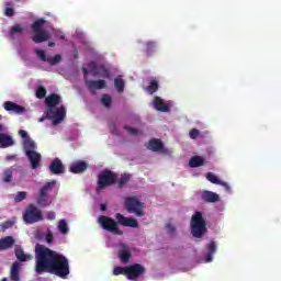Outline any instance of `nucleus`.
I'll use <instances>...</instances> for the list:
<instances>
[{"instance_id": "dca6fc26", "label": "nucleus", "mask_w": 281, "mask_h": 281, "mask_svg": "<svg viewBox=\"0 0 281 281\" xmlns=\"http://www.w3.org/2000/svg\"><path fill=\"white\" fill-rule=\"evenodd\" d=\"M49 171L52 175H64L65 172V165H63V160L59 158H55L52 160L49 165Z\"/></svg>"}, {"instance_id": "bf43d9fd", "label": "nucleus", "mask_w": 281, "mask_h": 281, "mask_svg": "<svg viewBox=\"0 0 281 281\" xmlns=\"http://www.w3.org/2000/svg\"><path fill=\"white\" fill-rule=\"evenodd\" d=\"M1 281H8V279L3 278Z\"/></svg>"}, {"instance_id": "8fccbe9b", "label": "nucleus", "mask_w": 281, "mask_h": 281, "mask_svg": "<svg viewBox=\"0 0 281 281\" xmlns=\"http://www.w3.org/2000/svg\"><path fill=\"white\" fill-rule=\"evenodd\" d=\"M19 135L22 137L23 142H25V139H30V135L25 132V130H20Z\"/></svg>"}, {"instance_id": "4468645a", "label": "nucleus", "mask_w": 281, "mask_h": 281, "mask_svg": "<svg viewBox=\"0 0 281 281\" xmlns=\"http://www.w3.org/2000/svg\"><path fill=\"white\" fill-rule=\"evenodd\" d=\"M25 155L31 164L32 170H36V168H41L42 156L38 151L27 150Z\"/></svg>"}, {"instance_id": "6e6552de", "label": "nucleus", "mask_w": 281, "mask_h": 281, "mask_svg": "<svg viewBox=\"0 0 281 281\" xmlns=\"http://www.w3.org/2000/svg\"><path fill=\"white\" fill-rule=\"evenodd\" d=\"M115 181H117V175L111 170L105 169L99 175L98 188H100V190H104V188L113 186Z\"/></svg>"}, {"instance_id": "9b49d317", "label": "nucleus", "mask_w": 281, "mask_h": 281, "mask_svg": "<svg viewBox=\"0 0 281 281\" xmlns=\"http://www.w3.org/2000/svg\"><path fill=\"white\" fill-rule=\"evenodd\" d=\"M115 218L119 225H123V227H132L134 229H137V227H139V223L135 218L125 217L124 215H122V213H116Z\"/></svg>"}, {"instance_id": "c03bdc74", "label": "nucleus", "mask_w": 281, "mask_h": 281, "mask_svg": "<svg viewBox=\"0 0 281 281\" xmlns=\"http://www.w3.org/2000/svg\"><path fill=\"white\" fill-rule=\"evenodd\" d=\"M45 240L48 245H52V243H54V233H52V231H47L45 235Z\"/></svg>"}, {"instance_id": "603ef678", "label": "nucleus", "mask_w": 281, "mask_h": 281, "mask_svg": "<svg viewBox=\"0 0 281 281\" xmlns=\"http://www.w3.org/2000/svg\"><path fill=\"white\" fill-rule=\"evenodd\" d=\"M47 220L48 221H56V213L54 211H50L47 213Z\"/></svg>"}, {"instance_id": "e433bc0d", "label": "nucleus", "mask_w": 281, "mask_h": 281, "mask_svg": "<svg viewBox=\"0 0 281 281\" xmlns=\"http://www.w3.org/2000/svg\"><path fill=\"white\" fill-rule=\"evenodd\" d=\"M58 229L60 234H67L69 232V227H67V222L65 220L59 221Z\"/></svg>"}, {"instance_id": "052dcab7", "label": "nucleus", "mask_w": 281, "mask_h": 281, "mask_svg": "<svg viewBox=\"0 0 281 281\" xmlns=\"http://www.w3.org/2000/svg\"><path fill=\"white\" fill-rule=\"evenodd\" d=\"M7 5H12L10 2H7Z\"/></svg>"}, {"instance_id": "49530a36", "label": "nucleus", "mask_w": 281, "mask_h": 281, "mask_svg": "<svg viewBox=\"0 0 281 281\" xmlns=\"http://www.w3.org/2000/svg\"><path fill=\"white\" fill-rule=\"evenodd\" d=\"M189 135H190L191 139H196V137H199V135H200V132H199V130H196V128H192V130L189 132Z\"/></svg>"}, {"instance_id": "393cba45", "label": "nucleus", "mask_w": 281, "mask_h": 281, "mask_svg": "<svg viewBox=\"0 0 281 281\" xmlns=\"http://www.w3.org/2000/svg\"><path fill=\"white\" fill-rule=\"evenodd\" d=\"M203 164H205V159H203L201 156H193L189 160L190 168H200V166H203Z\"/></svg>"}, {"instance_id": "c9c22d12", "label": "nucleus", "mask_w": 281, "mask_h": 281, "mask_svg": "<svg viewBox=\"0 0 281 281\" xmlns=\"http://www.w3.org/2000/svg\"><path fill=\"white\" fill-rule=\"evenodd\" d=\"M25 199H27V192L25 191H20L14 196L15 203H21V201H25Z\"/></svg>"}, {"instance_id": "ddd939ff", "label": "nucleus", "mask_w": 281, "mask_h": 281, "mask_svg": "<svg viewBox=\"0 0 281 281\" xmlns=\"http://www.w3.org/2000/svg\"><path fill=\"white\" fill-rule=\"evenodd\" d=\"M87 168H89V162L85 160H76L69 166V172L72 175H82L87 172Z\"/></svg>"}, {"instance_id": "bb28decb", "label": "nucleus", "mask_w": 281, "mask_h": 281, "mask_svg": "<svg viewBox=\"0 0 281 281\" xmlns=\"http://www.w3.org/2000/svg\"><path fill=\"white\" fill-rule=\"evenodd\" d=\"M145 91H147L149 95L157 93V91H159V82H157V80H150L149 86L145 87Z\"/></svg>"}, {"instance_id": "79ce46f5", "label": "nucleus", "mask_w": 281, "mask_h": 281, "mask_svg": "<svg viewBox=\"0 0 281 281\" xmlns=\"http://www.w3.org/2000/svg\"><path fill=\"white\" fill-rule=\"evenodd\" d=\"M11 273H21V263L19 261L12 263Z\"/></svg>"}, {"instance_id": "f704fd0d", "label": "nucleus", "mask_w": 281, "mask_h": 281, "mask_svg": "<svg viewBox=\"0 0 281 281\" xmlns=\"http://www.w3.org/2000/svg\"><path fill=\"white\" fill-rule=\"evenodd\" d=\"M45 95H47V90L45 89V87L38 86L36 89V98H38L40 100H43Z\"/></svg>"}, {"instance_id": "680f3d73", "label": "nucleus", "mask_w": 281, "mask_h": 281, "mask_svg": "<svg viewBox=\"0 0 281 281\" xmlns=\"http://www.w3.org/2000/svg\"><path fill=\"white\" fill-rule=\"evenodd\" d=\"M8 159H12V156H9Z\"/></svg>"}, {"instance_id": "58836bf2", "label": "nucleus", "mask_w": 281, "mask_h": 281, "mask_svg": "<svg viewBox=\"0 0 281 281\" xmlns=\"http://www.w3.org/2000/svg\"><path fill=\"white\" fill-rule=\"evenodd\" d=\"M63 60V56L60 54L55 55L54 57H49L46 63L49 65H58Z\"/></svg>"}, {"instance_id": "72a5a7b5", "label": "nucleus", "mask_w": 281, "mask_h": 281, "mask_svg": "<svg viewBox=\"0 0 281 281\" xmlns=\"http://www.w3.org/2000/svg\"><path fill=\"white\" fill-rule=\"evenodd\" d=\"M128 181H131V175L128 173H124L121 176V178L117 181V187L120 189L124 188V186H126V183H128Z\"/></svg>"}, {"instance_id": "ea45409f", "label": "nucleus", "mask_w": 281, "mask_h": 281, "mask_svg": "<svg viewBox=\"0 0 281 281\" xmlns=\"http://www.w3.org/2000/svg\"><path fill=\"white\" fill-rule=\"evenodd\" d=\"M111 102H113L111 95L103 94V97L101 98V103L103 104V106H106V109H109V106H111Z\"/></svg>"}, {"instance_id": "864d4df0", "label": "nucleus", "mask_w": 281, "mask_h": 281, "mask_svg": "<svg viewBox=\"0 0 281 281\" xmlns=\"http://www.w3.org/2000/svg\"><path fill=\"white\" fill-rule=\"evenodd\" d=\"M82 74H83V79H85V82H87L88 79V76H89V70L88 68H82Z\"/></svg>"}, {"instance_id": "f257e3e1", "label": "nucleus", "mask_w": 281, "mask_h": 281, "mask_svg": "<svg viewBox=\"0 0 281 281\" xmlns=\"http://www.w3.org/2000/svg\"><path fill=\"white\" fill-rule=\"evenodd\" d=\"M35 272L37 276L52 273L63 280L69 276V259L63 254L52 250L44 245L35 246Z\"/></svg>"}, {"instance_id": "4be33fe9", "label": "nucleus", "mask_w": 281, "mask_h": 281, "mask_svg": "<svg viewBox=\"0 0 281 281\" xmlns=\"http://www.w3.org/2000/svg\"><path fill=\"white\" fill-rule=\"evenodd\" d=\"M202 200L205 201V203H216L218 201V194L212 191H203Z\"/></svg>"}, {"instance_id": "b1692460", "label": "nucleus", "mask_w": 281, "mask_h": 281, "mask_svg": "<svg viewBox=\"0 0 281 281\" xmlns=\"http://www.w3.org/2000/svg\"><path fill=\"white\" fill-rule=\"evenodd\" d=\"M14 246V238L12 236H7L0 239V251L2 249H10V247Z\"/></svg>"}, {"instance_id": "e2e57ef3", "label": "nucleus", "mask_w": 281, "mask_h": 281, "mask_svg": "<svg viewBox=\"0 0 281 281\" xmlns=\"http://www.w3.org/2000/svg\"><path fill=\"white\" fill-rule=\"evenodd\" d=\"M40 122H43V119H40Z\"/></svg>"}, {"instance_id": "f3484780", "label": "nucleus", "mask_w": 281, "mask_h": 281, "mask_svg": "<svg viewBox=\"0 0 281 281\" xmlns=\"http://www.w3.org/2000/svg\"><path fill=\"white\" fill-rule=\"evenodd\" d=\"M131 249L128 248V246L122 244L121 248L119 250V258L121 260V262L126 263L130 262L131 260Z\"/></svg>"}, {"instance_id": "cd10ccee", "label": "nucleus", "mask_w": 281, "mask_h": 281, "mask_svg": "<svg viewBox=\"0 0 281 281\" xmlns=\"http://www.w3.org/2000/svg\"><path fill=\"white\" fill-rule=\"evenodd\" d=\"M124 87H126V83L122 77L114 79V88L116 89L117 93H124Z\"/></svg>"}, {"instance_id": "f03ea898", "label": "nucleus", "mask_w": 281, "mask_h": 281, "mask_svg": "<svg viewBox=\"0 0 281 281\" xmlns=\"http://www.w3.org/2000/svg\"><path fill=\"white\" fill-rule=\"evenodd\" d=\"M46 106L48 108L46 117L47 120H52L53 126H58L63 120L67 116V110L65 106L57 108L61 102L60 95L57 93H53L45 99Z\"/></svg>"}, {"instance_id": "7c9ffc66", "label": "nucleus", "mask_w": 281, "mask_h": 281, "mask_svg": "<svg viewBox=\"0 0 281 281\" xmlns=\"http://www.w3.org/2000/svg\"><path fill=\"white\" fill-rule=\"evenodd\" d=\"M12 168L4 169L2 172V183H12Z\"/></svg>"}, {"instance_id": "5701e85b", "label": "nucleus", "mask_w": 281, "mask_h": 281, "mask_svg": "<svg viewBox=\"0 0 281 281\" xmlns=\"http://www.w3.org/2000/svg\"><path fill=\"white\" fill-rule=\"evenodd\" d=\"M148 148L154 150V153H159V150H164V143L160 139L154 138L149 140Z\"/></svg>"}, {"instance_id": "9d476101", "label": "nucleus", "mask_w": 281, "mask_h": 281, "mask_svg": "<svg viewBox=\"0 0 281 281\" xmlns=\"http://www.w3.org/2000/svg\"><path fill=\"white\" fill-rule=\"evenodd\" d=\"M146 273V268L142 266L140 263H133L131 266H127V280H137V278H140V276H144Z\"/></svg>"}, {"instance_id": "473e14b6", "label": "nucleus", "mask_w": 281, "mask_h": 281, "mask_svg": "<svg viewBox=\"0 0 281 281\" xmlns=\"http://www.w3.org/2000/svg\"><path fill=\"white\" fill-rule=\"evenodd\" d=\"M15 257L20 262H27V258L30 259V256L25 255V251L21 248L15 249Z\"/></svg>"}, {"instance_id": "aec40b11", "label": "nucleus", "mask_w": 281, "mask_h": 281, "mask_svg": "<svg viewBox=\"0 0 281 281\" xmlns=\"http://www.w3.org/2000/svg\"><path fill=\"white\" fill-rule=\"evenodd\" d=\"M94 78H105L109 79L111 78V71L106 66L104 65H99L97 68V72H94Z\"/></svg>"}, {"instance_id": "2f4dec72", "label": "nucleus", "mask_w": 281, "mask_h": 281, "mask_svg": "<svg viewBox=\"0 0 281 281\" xmlns=\"http://www.w3.org/2000/svg\"><path fill=\"white\" fill-rule=\"evenodd\" d=\"M216 254V241H211L209 244V254L206 255V262H212V255Z\"/></svg>"}, {"instance_id": "a211bd4d", "label": "nucleus", "mask_w": 281, "mask_h": 281, "mask_svg": "<svg viewBox=\"0 0 281 281\" xmlns=\"http://www.w3.org/2000/svg\"><path fill=\"white\" fill-rule=\"evenodd\" d=\"M154 106L157 111H161L162 113H168L170 111V105L164 103V99L160 97H155Z\"/></svg>"}, {"instance_id": "2eb2a0df", "label": "nucleus", "mask_w": 281, "mask_h": 281, "mask_svg": "<svg viewBox=\"0 0 281 281\" xmlns=\"http://www.w3.org/2000/svg\"><path fill=\"white\" fill-rule=\"evenodd\" d=\"M3 108L4 110L15 113L16 115H23V113H25V108L22 105H19L12 101H5L3 103Z\"/></svg>"}, {"instance_id": "de8ad7c7", "label": "nucleus", "mask_w": 281, "mask_h": 281, "mask_svg": "<svg viewBox=\"0 0 281 281\" xmlns=\"http://www.w3.org/2000/svg\"><path fill=\"white\" fill-rule=\"evenodd\" d=\"M10 278H11V281H21V273L20 272H11Z\"/></svg>"}, {"instance_id": "09e8293b", "label": "nucleus", "mask_w": 281, "mask_h": 281, "mask_svg": "<svg viewBox=\"0 0 281 281\" xmlns=\"http://www.w3.org/2000/svg\"><path fill=\"white\" fill-rule=\"evenodd\" d=\"M4 14H5V16H14V9L7 7L4 9Z\"/></svg>"}, {"instance_id": "0eeeda50", "label": "nucleus", "mask_w": 281, "mask_h": 281, "mask_svg": "<svg viewBox=\"0 0 281 281\" xmlns=\"http://www.w3.org/2000/svg\"><path fill=\"white\" fill-rule=\"evenodd\" d=\"M23 220L27 225H34V223L43 221V213L36 205L30 204L24 212Z\"/></svg>"}, {"instance_id": "c85d7f7f", "label": "nucleus", "mask_w": 281, "mask_h": 281, "mask_svg": "<svg viewBox=\"0 0 281 281\" xmlns=\"http://www.w3.org/2000/svg\"><path fill=\"white\" fill-rule=\"evenodd\" d=\"M23 25L14 24L10 30V37L12 38V41H14L16 34H23Z\"/></svg>"}, {"instance_id": "c756f323", "label": "nucleus", "mask_w": 281, "mask_h": 281, "mask_svg": "<svg viewBox=\"0 0 281 281\" xmlns=\"http://www.w3.org/2000/svg\"><path fill=\"white\" fill-rule=\"evenodd\" d=\"M23 148L25 155H27V150H34L36 148V143L32 138H27L23 140Z\"/></svg>"}, {"instance_id": "a878e982", "label": "nucleus", "mask_w": 281, "mask_h": 281, "mask_svg": "<svg viewBox=\"0 0 281 281\" xmlns=\"http://www.w3.org/2000/svg\"><path fill=\"white\" fill-rule=\"evenodd\" d=\"M157 50V43L155 42H147L145 44V55L147 56V58L149 56H153V54H155V52Z\"/></svg>"}, {"instance_id": "6e6d98bb", "label": "nucleus", "mask_w": 281, "mask_h": 281, "mask_svg": "<svg viewBox=\"0 0 281 281\" xmlns=\"http://www.w3.org/2000/svg\"><path fill=\"white\" fill-rule=\"evenodd\" d=\"M100 210L101 212H106V204H101Z\"/></svg>"}, {"instance_id": "5fc2aeb1", "label": "nucleus", "mask_w": 281, "mask_h": 281, "mask_svg": "<svg viewBox=\"0 0 281 281\" xmlns=\"http://www.w3.org/2000/svg\"><path fill=\"white\" fill-rule=\"evenodd\" d=\"M14 224L12 222H4L3 223V227L4 229H10V227H12Z\"/></svg>"}, {"instance_id": "a18cd8bd", "label": "nucleus", "mask_w": 281, "mask_h": 281, "mask_svg": "<svg viewBox=\"0 0 281 281\" xmlns=\"http://www.w3.org/2000/svg\"><path fill=\"white\" fill-rule=\"evenodd\" d=\"M125 131L130 132L131 135H139V130L131 127L128 125L125 126Z\"/></svg>"}, {"instance_id": "6ab92c4d", "label": "nucleus", "mask_w": 281, "mask_h": 281, "mask_svg": "<svg viewBox=\"0 0 281 281\" xmlns=\"http://www.w3.org/2000/svg\"><path fill=\"white\" fill-rule=\"evenodd\" d=\"M10 146H14V139H12V136L0 133V148H10Z\"/></svg>"}, {"instance_id": "423d86ee", "label": "nucleus", "mask_w": 281, "mask_h": 281, "mask_svg": "<svg viewBox=\"0 0 281 281\" xmlns=\"http://www.w3.org/2000/svg\"><path fill=\"white\" fill-rule=\"evenodd\" d=\"M98 223L105 232L116 234V236H122L124 234L117 226V222L109 216L100 215L98 217Z\"/></svg>"}, {"instance_id": "412c9836", "label": "nucleus", "mask_w": 281, "mask_h": 281, "mask_svg": "<svg viewBox=\"0 0 281 281\" xmlns=\"http://www.w3.org/2000/svg\"><path fill=\"white\" fill-rule=\"evenodd\" d=\"M206 179L211 183H215L216 186H223V188H225L226 190H229V184H227V182L221 181V179H218V177H216V175L212 172L206 173Z\"/></svg>"}, {"instance_id": "20e7f679", "label": "nucleus", "mask_w": 281, "mask_h": 281, "mask_svg": "<svg viewBox=\"0 0 281 281\" xmlns=\"http://www.w3.org/2000/svg\"><path fill=\"white\" fill-rule=\"evenodd\" d=\"M47 21L45 19H38L35 22H33L31 29L34 33V36L32 37L33 43H45L46 41H49L50 35L47 33V31L43 30V25H45Z\"/></svg>"}, {"instance_id": "4d7b16f0", "label": "nucleus", "mask_w": 281, "mask_h": 281, "mask_svg": "<svg viewBox=\"0 0 281 281\" xmlns=\"http://www.w3.org/2000/svg\"><path fill=\"white\" fill-rule=\"evenodd\" d=\"M48 47H56V43H54V42H48Z\"/></svg>"}, {"instance_id": "a19ab883", "label": "nucleus", "mask_w": 281, "mask_h": 281, "mask_svg": "<svg viewBox=\"0 0 281 281\" xmlns=\"http://www.w3.org/2000/svg\"><path fill=\"white\" fill-rule=\"evenodd\" d=\"M98 67L99 66L95 65V61H90L88 64V70L90 74H92V76H95V72L98 71Z\"/></svg>"}, {"instance_id": "3c124183", "label": "nucleus", "mask_w": 281, "mask_h": 281, "mask_svg": "<svg viewBox=\"0 0 281 281\" xmlns=\"http://www.w3.org/2000/svg\"><path fill=\"white\" fill-rule=\"evenodd\" d=\"M167 229L169 232V234L175 235V233L177 232V228H175V226H172V224H167Z\"/></svg>"}, {"instance_id": "37998d69", "label": "nucleus", "mask_w": 281, "mask_h": 281, "mask_svg": "<svg viewBox=\"0 0 281 281\" xmlns=\"http://www.w3.org/2000/svg\"><path fill=\"white\" fill-rule=\"evenodd\" d=\"M36 55L38 56V58L41 60H43V63H47L48 58L45 55V50H41V49H35Z\"/></svg>"}, {"instance_id": "13d9d810", "label": "nucleus", "mask_w": 281, "mask_h": 281, "mask_svg": "<svg viewBox=\"0 0 281 281\" xmlns=\"http://www.w3.org/2000/svg\"><path fill=\"white\" fill-rule=\"evenodd\" d=\"M4 128H5V127H4L2 124H0V132H1V131H4Z\"/></svg>"}, {"instance_id": "1a4fd4ad", "label": "nucleus", "mask_w": 281, "mask_h": 281, "mask_svg": "<svg viewBox=\"0 0 281 281\" xmlns=\"http://www.w3.org/2000/svg\"><path fill=\"white\" fill-rule=\"evenodd\" d=\"M56 186V180H52L50 182H47L41 190L40 195L37 198V205H41L42 207H47L49 203H47V196H49V192H52V188Z\"/></svg>"}, {"instance_id": "f8f14e48", "label": "nucleus", "mask_w": 281, "mask_h": 281, "mask_svg": "<svg viewBox=\"0 0 281 281\" xmlns=\"http://www.w3.org/2000/svg\"><path fill=\"white\" fill-rule=\"evenodd\" d=\"M86 87L92 93V95H95L97 89L98 90L106 89V81H104L103 79H99V80L86 79Z\"/></svg>"}, {"instance_id": "0e129e2a", "label": "nucleus", "mask_w": 281, "mask_h": 281, "mask_svg": "<svg viewBox=\"0 0 281 281\" xmlns=\"http://www.w3.org/2000/svg\"><path fill=\"white\" fill-rule=\"evenodd\" d=\"M60 38H65V36H61Z\"/></svg>"}, {"instance_id": "7ed1b4c3", "label": "nucleus", "mask_w": 281, "mask_h": 281, "mask_svg": "<svg viewBox=\"0 0 281 281\" xmlns=\"http://www.w3.org/2000/svg\"><path fill=\"white\" fill-rule=\"evenodd\" d=\"M190 226L193 238H201L207 234V224L201 212H195L192 215Z\"/></svg>"}, {"instance_id": "4c0bfd02", "label": "nucleus", "mask_w": 281, "mask_h": 281, "mask_svg": "<svg viewBox=\"0 0 281 281\" xmlns=\"http://www.w3.org/2000/svg\"><path fill=\"white\" fill-rule=\"evenodd\" d=\"M114 276H126L127 274V267H115L113 270Z\"/></svg>"}, {"instance_id": "39448f33", "label": "nucleus", "mask_w": 281, "mask_h": 281, "mask_svg": "<svg viewBox=\"0 0 281 281\" xmlns=\"http://www.w3.org/2000/svg\"><path fill=\"white\" fill-rule=\"evenodd\" d=\"M125 210L128 212V214H135V216L142 217L144 216V211L146 210V206L144 205V202L139 201L137 196H127L125 198Z\"/></svg>"}]
</instances>
